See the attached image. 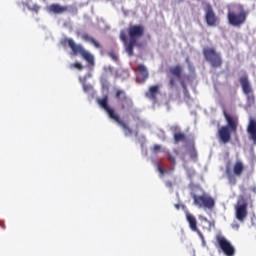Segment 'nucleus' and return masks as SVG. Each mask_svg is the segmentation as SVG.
<instances>
[{
  "label": "nucleus",
  "instance_id": "nucleus-1",
  "mask_svg": "<svg viewBox=\"0 0 256 256\" xmlns=\"http://www.w3.org/2000/svg\"><path fill=\"white\" fill-rule=\"evenodd\" d=\"M143 35H145V26L143 25H130L128 27L129 41H127V33L124 30L120 32V39L123 41L129 57H133V49H135L138 39H141Z\"/></svg>",
  "mask_w": 256,
  "mask_h": 256
},
{
  "label": "nucleus",
  "instance_id": "nucleus-2",
  "mask_svg": "<svg viewBox=\"0 0 256 256\" xmlns=\"http://www.w3.org/2000/svg\"><path fill=\"white\" fill-rule=\"evenodd\" d=\"M170 75H173V77H170L168 82L169 89H177V81H179L185 99H191V94L189 93V90L187 89V82L191 81V77L187 74H183V66L176 65L169 68Z\"/></svg>",
  "mask_w": 256,
  "mask_h": 256
},
{
  "label": "nucleus",
  "instance_id": "nucleus-3",
  "mask_svg": "<svg viewBox=\"0 0 256 256\" xmlns=\"http://www.w3.org/2000/svg\"><path fill=\"white\" fill-rule=\"evenodd\" d=\"M226 126H222L218 129V139L220 143L227 145L231 141V133H237V127H239V118L237 116H231L226 110L223 111Z\"/></svg>",
  "mask_w": 256,
  "mask_h": 256
},
{
  "label": "nucleus",
  "instance_id": "nucleus-4",
  "mask_svg": "<svg viewBox=\"0 0 256 256\" xmlns=\"http://www.w3.org/2000/svg\"><path fill=\"white\" fill-rule=\"evenodd\" d=\"M98 105H100V107L102 109H105V111L108 114V117L110 119H112L113 121L118 123V125H120V127H122V129L124 131V135L126 137H129V135H133V130L129 127V125H127V123H125V121H123L121 119V117H119V114H117V112H115V109H113L109 106V97L108 96H104L103 98L98 99Z\"/></svg>",
  "mask_w": 256,
  "mask_h": 256
},
{
  "label": "nucleus",
  "instance_id": "nucleus-5",
  "mask_svg": "<svg viewBox=\"0 0 256 256\" xmlns=\"http://www.w3.org/2000/svg\"><path fill=\"white\" fill-rule=\"evenodd\" d=\"M249 12H247L243 6H235L233 10H229L227 13V20L232 27H241L245 25Z\"/></svg>",
  "mask_w": 256,
  "mask_h": 256
},
{
  "label": "nucleus",
  "instance_id": "nucleus-6",
  "mask_svg": "<svg viewBox=\"0 0 256 256\" xmlns=\"http://www.w3.org/2000/svg\"><path fill=\"white\" fill-rule=\"evenodd\" d=\"M63 45H68L74 55H81V57H83V59H85V61H87V63L92 67L95 65V57L91 52L85 50L81 44L75 43L71 38H66L63 40Z\"/></svg>",
  "mask_w": 256,
  "mask_h": 256
},
{
  "label": "nucleus",
  "instance_id": "nucleus-7",
  "mask_svg": "<svg viewBox=\"0 0 256 256\" xmlns=\"http://www.w3.org/2000/svg\"><path fill=\"white\" fill-rule=\"evenodd\" d=\"M249 199H251L250 195L248 197H245V195L238 196L237 203L235 205V217L240 221V223H243L245 219H247V215H249Z\"/></svg>",
  "mask_w": 256,
  "mask_h": 256
},
{
  "label": "nucleus",
  "instance_id": "nucleus-8",
  "mask_svg": "<svg viewBox=\"0 0 256 256\" xmlns=\"http://www.w3.org/2000/svg\"><path fill=\"white\" fill-rule=\"evenodd\" d=\"M203 55L206 61L210 63L211 67L214 69H221V67H223V58H221V53L217 52L215 48H203Z\"/></svg>",
  "mask_w": 256,
  "mask_h": 256
},
{
  "label": "nucleus",
  "instance_id": "nucleus-9",
  "mask_svg": "<svg viewBox=\"0 0 256 256\" xmlns=\"http://www.w3.org/2000/svg\"><path fill=\"white\" fill-rule=\"evenodd\" d=\"M115 99L121 111H131L133 109V99L127 95L125 90L117 89L115 91Z\"/></svg>",
  "mask_w": 256,
  "mask_h": 256
},
{
  "label": "nucleus",
  "instance_id": "nucleus-10",
  "mask_svg": "<svg viewBox=\"0 0 256 256\" xmlns=\"http://www.w3.org/2000/svg\"><path fill=\"white\" fill-rule=\"evenodd\" d=\"M192 199L194 205L199 209H213L215 207V199L211 196L192 194Z\"/></svg>",
  "mask_w": 256,
  "mask_h": 256
},
{
  "label": "nucleus",
  "instance_id": "nucleus-11",
  "mask_svg": "<svg viewBox=\"0 0 256 256\" xmlns=\"http://www.w3.org/2000/svg\"><path fill=\"white\" fill-rule=\"evenodd\" d=\"M239 83L242 87V91L248 97V101L255 103V95L253 94V88H251V83H249V77L247 75L242 76L239 79Z\"/></svg>",
  "mask_w": 256,
  "mask_h": 256
},
{
  "label": "nucleus",
  "instance_id": "nucleus-12",
  "mask_svg": "<svg viewBox=\"0 0 256 256\" xmlns=\"http://www.w3.org/2000/svg\"><path fill=\"white\" fill-rule=\"evenodd\" d=\"M216 240L220 249L223 251L224 255H227V256L235 255V247H233V245H231V242H229L225 237L217 236Z\"/></svg>",
  "mask_w": 256,
  "mask_h": 256
},
{
  "label": "nucleus",
  "instance_id": "nucleus-13",
  "mask_svg": "<svg viewBox=\"0 0 256 256\" xmlns=\"http://www.w3.org/2000/svg\"><path fill=\"white\" fill-rule=\"evenodd\" d=\"M205 21L208 27H217L219 25V17L213 11V7L211 5H207L206 12H205Z\"/></svg>",
  "mask_w": 256,
  "mask_h": 256
},
{
  "label": "nucleus",
  "instance_id": "nucleus-14",
  "mask_svg": "<svg viewBox=\"0 0 256 256\" xmlns=\"http://www.w3.org/2000/svg\"><path fill=\"white\" fill-rule=\"evenodd\" d=\"M186 220L189 223V227L191 231H194L197 233L202 241H205V237L203 236V233L200 232L199 228H197V218L193 216L191 213L186 214Z\"/></svg>",
  "mask_w": 256,
  "mask_h": 256
},
{
  "label": "nucleus",
  "instance_id": "nucleus-15",
  "mask_svg": "<svg viewBox=\"0 0 256 256\" xmlns=\"http://www.w3.org/2000/svg\"><path fill=\"white\" fill-rule=\"evenodd\" d=\"M248 137L256 145V118H250L247 126Z\"/></svg>",
  "mask_w": 256,
  "mask_h": 256
},
{
  "label": "nucleus",
  "instance_id": "nucleus-16",
  "mask_svg": "<svg viewBox=\"0 0 256 256\" xmlns=\"http://www.w3.org/2000/svg\"><path fill=\"white\" fill-rule=\"evenodd\" d=\"M159 89H161V85L157 84L154 86H150L149 90L146 92V97L151 99V101H157V96L159 95Z\"/></svg>",
  "mask_w": 256,
  "mask_h": 256
},
{
  "label": "nucleus",
  "instance_id": "nucleus-17",
  "mask_svg": "<svg viewBox=\"0 0 256 256\" xmlns=\"http://www.w3.org/2000/svg\"><path fill=\"white\" fill-rule=\"evenodd\" d=\"M138 71L140 73V76H138L137 80L140 83H145L147 79H149V71L147 70V66L143 64L138 65Z\"/></svg>",
  "mask_w": 256,
  "mask_h": 256
},
{
  "label": "nucleus",
  "instance_id": "nucleus-18",
  "mask_svg": "<svg viewBox=\"0 0 256 256\" xmlns=\"http://www.w3.org/2000/svg\"><path fill=\"white\" fill-rule=\"evenodd\" d=\"M68 9L67 6H61L59 4H51L48 7L49 13H54L55 15H61L62 13L67 12Z\"/></svg>",
  "mask_w": 256,
  "mask_h": 256
},
{
  "label": "nucleus",
  "instance_id": "nucleus-19",
  "mask_svg": "<svg viewBox=\"0 0 256 256\" xmlns=\"http://www.w3.org/2000/svg\"><path fill=\"white\" fill-rule=\"evenodd\" d=\"M245 171V165L240 160L236 161L233 166V173L236 177H241Z\"/></svg>",
  "mask_w": 256,
  "mask_h": 256
},
{
  "label": "nucleus",
  "instance_id": "nucleus-20",
  "mask_svg": "<svg viewBox=\"0 0 256 256\" xmlns=\"http://www.w3.org/2000/svg\"><path fill=\"white\" fill-rule=\"evenodd\" d=\"M82 39H83V41H88V43H91L92 45H94V47L96 49H101V44L99 42H97V40H95V38L89 36V34H83Z\"/></svg>",
  "mask_w": 256,
  "mask_h": 256
},
{
  "label": "nucleus",
  "instance_id": "nucleus-21",
  "mask_svg": "<svg viewBox=\"0 0 256 256\" xmlns=\"http://www.w3.org/2000/svg\"><path fill=\"white\" fill-rule=\"evenodd\" d=\"M226 175L230 185H237V175H235L231 169L226 170Z\"/></svg>",
  "mask_w": 256,
  "mask_h": 256
},
{
  "label": "nucleus",
  "instance_id": "nucleus-22",
  "mask_svg": "<svg viewBox=\"0 0 256 256\" xmlns=\"http://www.w3.org/2000/svg\"><path fill=\"white\" fill-rule=\"evenodd\" d=\"M79 81L82 84L84 93H89L93 91V86L91 84L85 83V78H79Z\"/></svg>",
  "mask_w": 256,
  "mask_h": 256
},
{
  "label": "nucleus",
  "instance_id": "nucleus-23",
  "mask_svg": "<svg viewBox=\"0 0 256 256\" xmlns=\"http://www.w3.org/2000/svg\"><path fill=\"white\" fill-rule=\"evenodd\" d=\"M186 139H187V136L185 135V133L178 132V133L174 134L175 143H179L181 141H186Z\"/></svg>",
  "mask_w": 256,
  "mask_h": 256
},
{
  "label": "nucleus",
  "instance_id": "nucleus-24",
  "mask_svg": "<svg viewBox=\"0 0 256 256\" xmlns=\"http://www.w3.org/2000/svg\"><path fill=\"white\" fill-rule=\"evenodd\" d=\"M189 155L191 159H193L194 161L197 160L198 155H197V150L195 148H191L189 150Z\"/></svg>",
  "mask_w": 256,
  "mask_h": 256
},
{
  "label": "nucleus",
  "instance_id": "nucleus-25",
  "mask_svg": "<svg viewBox=\"0 0 256 256\" xmlns=\"http://www.w3.org/2000/svg\"><path fill=\"white\" fill-rule=\"evenodd\" d=\"M108 55L110 58H112V61H119V56L114 51H110Z\"/></svg>",
  "mask_w": 256,
  "mask_h": 256
},
{
  "label": "nucleus",
  "instance_id": "nucleus-26",
  "mask_svg": "<svg viewBox=\"0 0 256 256\" xmlns=\"http://www.w3.org/2000/svg\"><path fill=\"white\" fill-rule=\"evenodd\" d=\"M166 155H167L168 161H170V163H172V165H175V163H177L175 160V156L171 155V153L167 152Z\"/></svg>",
  "mask_w": 256,
  "mask_h": 256
},
{
  "label": "nucleus",
  "instance_id": "nucleus-27",
  "mask_svg": "<svg viewBox=\"0 0 256 256\" xmlns=\"http://www.w3.org/2000/svg\"><path fill=\"white\" fill-rule=\"evenodd\" d=\"M71 67H75V69H78L79 71L83 70V65L79 62H75L74 64L71 65Z\"/></svg>",
  "mask_w": 256,
  "mask_h": 256
},
{
  "label": "nucleus",
  "instance_id": "nucleus-28",
  "mask_svg": "<svg viewBox=\"0 0 256 256\" xmlns=\"http://www.w3.org/2000/svg\"><path fill=\"white\" fill-rule=\"evenodd\" d=\"M158 171L160 173V175H165L167 173V171L165 170V168H163V166L158 164Z\"/></svg>",
  "mask_w": 256,
  "mask_h": 256
},
{
  "label": "nucleus",
  "instance_id": "nucleus-29",
  "mask_svg": "<svg viewBox=\"0 0 256 256\" xmlns=\"http://www.w3.org/2000/svg\"><path fill=\"white\" fill-rule=\"evenodd\" d=\"M153 151H154L155 153H157V151H161V146L158 145V144L154 145Z\"/></svg>",
  "mask_w": 256,
  "mask_h": 256
},
{
  "label": "nucleus",
  "instance_id": "nucleus-30",
  "mask_svg": "<svg viewBox=\"0 0 256 256\" xmlns=\"http://www.w3.org/2000/svg\"><path fill=\"white\" fill-rule=\"evenodd\" d=\"M41 9V7H39L38 5H34L32 7V11H35V13H39V10Z\"/></svg>",
  "mask_w": 256,
  "mask_h": 256
},
{
  "label": "nucleus",
  "instance_id": "nucleus-31",
  "mask_svg": "<svg viewBox=\"0 0 256 256\" xmlns=\"http://www.w3.org/2000/svg\"><path fill=\"white\" fill-rule=\"evenodd\" d=\"M165 185H166V187H168L169 189H171V187H173V182H171V181H166L165 182Z\"/></svg>",
  "mask_w": 256,
  "mask_h": 256
},
{
  "label": "nucleus",
  "instance_id": "nucleus-32",
  "mask_svg": "<svg viewBox=\"0 0 256 256\" xmlns=\"http://www.w3.org/2000/svg\"><path fill=\"white\" fill-rule=\"evenodd\" d=\"M0 227H2V229H5V224L2 221H0Z\"/></svg>",
  "mask_w": 256,
  "mask_h": 256
},
{
  "label": "nucleus",
  "instance_id": "nucleus-33",
  "mask_svg": "<svg viewBox=\"0 0 256 256\" xmlns=\"http://www.w3.org/2000/svg\"><path fill=\"white\" fill-rule=\"evenodd\" d=\"M176 209H180L181 206L179 204H175Z\"/></svg>",
  "mask_w": 256,
  "mask_h": 256
}]
</instances>
